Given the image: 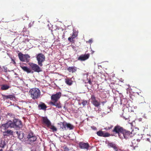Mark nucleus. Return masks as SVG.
Segmentation results:
<instances>
[{"label":"nucleus","instance_id":"22","mask_svg":"<svg viewBox=\"0 0 151 151\" xmlns=\"http://www.w3.org/2000/svg\"><path fill=\"white\" fill-rule=\"evenodd\" d=\"M77 37V35L75 33H73L71 37H68V39L69 42H72L73 41V39Z\"/></svg>","mask_w":151,"mask_h":151},{"label":"nucleus","instance_id":"34","mask_svg":"<svg viewBox=\"0 0 151 151\" xmlns=\"http://www.w3.org/2000/svg\"><path fill=\"white\" fill-rule=\"evenodd\" d=\"M87 104V101L86 100H83L82 102V104L83 106H85Z\"/></svg>","mask_w":151,"mask_h":151},{"label":"nucleus","instance_id":"12","mask_svg":"<svg viewBox=\"0 0 151 151\" xmlns=\"http://www.w3.org/2000/svg\"><path fill=\"white\" fill-rule=\"evenodd\" d=\"M13 134V132L11 130H8L4 132L3 135L4 137L6 138L7 136L12 135Z\"/></svg>","mask_w":151,"mask_h":151},{"label":"nucleus","instance_id":"8","mask_svg":"<svg viewBox=\"0 0 151 151\" xmlns=\"http://www.w3.org/2000/svg\"><path fill=\"white\" fill-rule=\"evenodd\" d=\"M91 104L95 107H98L100 106L101 105L100 101L97 100L94 95H91Z\"/></svg>","mask_w":151,"mask_h":151},{"label":"nucleus","instance_id":"25","mask_svg":"<svg viewBox=\"0 0 151 151\" xmlns=\"http://www.w3.org/2000/svg\"><path fill=\"white\" fill-rule=\"evenodd\" d=\"M65 83L69 86L71 85L73 83V81L71 79L67 78L65 79Z\"/></svg>","mask_w":151,"mask_h":151},{"label":"nucleus","instance_id":"42","mask_svg":"<svg viewBox=\"0 0 151 151\" xmlns=\"http://www.w3.org/2000/svg\"><path fill=\"white\" fill-rule=\"evenodd\" d=\"M2 118L3 117H2V116H0V120H1Z\"/></svg>","mask_w":151,"mask_h":151},{"label":"nucleus","instance_id":"29","mask_svg":"<svg viewBox=\"0 0 151 151\" xmlns=\"http://www.w3.org/2000/svg\"><path fill=\"white\" fill-rule=\"evenodd\" d=\"M6 142L5 141L1 140L0 142V147L3 148L6 145Z\"/></svg>","mask_w":151,"mask_h":151},{"label":"nucleus","instance_id":"36","mask_svg":"<svg viewBox=\"0 0 151 151\" xmlns=\"http://www.w3.org/2000/svg\"><path fill=\"white\" fill-rule=\"evenodd\" d=\"M92 129L94 130H97V128L94 126H92L91 127Z\"/></svg>","mask_w":151,"mask_h":151},{"label":"nucleus","instance_id":"2","mask_svg":"<svg viewBox=\"0 0 151 151\" xmlns=\"http://www.w3.org/2000/svg\"><path fill=\"white\" fill-rule=\"evenodd\" d=\"M29 92L30 93L31 97L33 99H37L40 95V90L36 88L31 89Z\"/></svg>","mask_w":151,"mask_h":151},{"label":"nucleus","instance_id":"16","mask_svg":"<svg viewBox=\"0 0 151 151\" xmlns=\"http://www.w3.org/2000/svg\"><path fill=\"white\" fill-rule=\"evenodd\" d=\"M2 96L3 99L4 100L6 99H10V100H12L15 98V96L13 95L10 94L8 95H6L4 94H2Z\"/></svg>","mask_w":151,"mask_h":151},{"label":"nucleus","instance_id":"28","mask_svg":"<svg viewBox=\"0 0 151 151\" xmlns=\"http://www.w3.org/2000/svg\"><path fill=\"white\" fill-rule=\"evenodd\" d=\"M30 56L29 55L27 54H25L24 56V58L25 60V61H26L27 62H29L30 60Z\"/></svg>","mask_w":151,"mask_h":151},{"label":"nucleus","instance_id":"5","mask_svg":"<svg viewBox=\"0 0 151 151\" xmlns=\"http://www.w3.org/2000/svg\"><path fill=\"white\" fill-rule=\"evenodd\" d=\"M36 58L38 65L42 66L43 65L42 63L45 61V56L42 53H39L37 55Z\"/></svg>","mask_w":151,"mask_h":151},{"label":"nucleus","instance_id":"11","mask_svg":"<svg viewBox=\"0 0 151 151\" xmlns=\"http://www.w3.org/2000/svg\"><path fill=\"white\" fill-rule=\"evenodd\" d=\"M89 56L90 54H89L82 55L78 58V60L81 61H84L88 59Z\"/></svg>","mask_w":151,"mask_h":151},{"label":"nucleus","instance_id":"24","mask_svg":"<svg viewBox=\"0 0 151 151\" xmlns=\"http://www.w3.org/2000/svg\"><path fill=\"white\" fill-rule=\"evenodd\" d=\"M108 145L110 147L113 148L115 150H118L115 144L113 143H109L108 144Z\"/></svg>","mask_w":151,"mask_h":151},{"label":"nucleus","instance_id":"40","mask_svg":"<svg viewBox=\"0 0 151 151\" xmlns=\"http://www.w3.org/2000/svg\"><path fill=\"white\" fill-rule=\"evenodd\" d=\"M123 117H124V119H125V120H126V119H128V117H125L124 116V114H123Z\"/></svg>","mask_w":151,"mask_h":151},{"label":"nucleus","instance_id":"30","mask_svg":"<svg viewBox=\"0 0 151 151\" xmlns=\"http://www.w3.org/2000/svg\"><path fill=\"white\" fill-rule=\"evenodd\" d=\"M37 137L35 136H34L28 139V140L31 142H33L36 140Z\"/></svg>","mask_w":151,"mask_h":151},{"label":"nucleus","instance_id":"1","mask_svg":"<svg viewBox=\"0 0 151 151\" xmlns=\"http://www.w3.org/2000/svg\"><path fill=\"white\" fill-rule=\"evenodd\" d=\"M29 65L31 69L26 66H21L20 67L24 71L28 73H33V71L35 72L38 73L42 71L39 66L37 64L32 63H29Z\"/></svg>","mask_w":151,"mask_h":151},{"label":"nucleus","instance_id":"6","mask_svg":"<svg viewBox=\"0 0 151 151\" xmlns=\"http://www.w3.org/2000/svg\"><path fill=\"white\" fill-rule=\"evenodd\" d=\"M13 127L12 122L11 120H9L5 123L2 124L1 126V128L6 131L9 128H13Z\"/></svg>","mask_w":151,"mask_h":151},{"label":"nucleus","instance_id":"17","mask_svg":"<svg viewBox=\"0 0 151 151\" xmlns=\"http://www.w3.org/2000/svg\"><path fill=\"white\" fill-rule=\"evenodd\" d=\"M38 107L39 109L43 110L45 111L47 108V106L45 103L41 102V103L38 105Z\"/></svg>","mask_w":151,"mask_h":151},{"label":"nucleus","instance_id":"35","mask_svg":"<svg viewBox=\"0 0 151 151\" xmlns=\"http://www.w3.org/2000/svg\"><path fill=\"white\" fill-rule=\"evenodd\" d=\"M7 116H10L11 117H13V116H14V114L12 113H8L7 114Z\"/></svg>","mask_w":151,"mask_h":151},{"label":"nucleus","instance_id":"9","mask_svg":"<svg viewBox=\"0 0 151 151\" xmlns=\"http://www.w3.org/2000/svg\"><path fill=\"white\" fill-rule=\"evenodd\" d=\"M61 93L60 92L57 93L55 94H52L51 96L52 101H57L61 96Z\"/></svg>","mask_w":151,"mask_h":151},{"label":"nucleus","instance_id":"32","mask_svg":"<svg viewBox=\"0 0 151 151\" xmlns=\"http://www.w3.org/2000/svg\"><path fill=\"white\" fill-rule=\"evenodd\" d=\"M49 128H50L52 130V131L53 132L56 131L57 130L56 128L53 125H51V126Z\"/></svg>","mask_w":151,"mask_h":151},{"label":"nucleus","instance_id":"10","mask_svg":"<svg viewBox=\"0 0 151 151\" xmlns=\"http://www.w3.org/2000/svg\"><path fill=\"white\" fill-rule=\"evenodd\" d=\"M79 146L81 149L87 150L89 147V145L88 142L85 143L83 142H80L79 143Z\"/></svg>","mask_w":151,"mask_h":151},{"label":"nucleus","instance_id":"37","mask_svg":"<svg viewBox=\"0 0 151 151\" xmlns=\"http://www.w3.org/2000/svg\"><path fill=\"white\" fill-rule=\"evenodd\" d=\"M113 127V126H111L109 127H108V128L106 127V129H111Z\"/></svg>","mask_w":151,"mask_h":151},{"label":"nucleus","instance_id":"23","mask_svg":"<svg viewBox=\"0 0 151 151\" xmlns=\"http://www.w3.org/2000/svg\"><path fill=\"white\" fill-rule=\"evenodd\" d=\"M10 86L6 84H3L1 86V89L2 90H6L9 89Z\"/></svg>","mask_w":151,"mask_h":151},{"label":"nucleus","instance_id":"44","mask_svg":"<svg viewBox=\"0 0 151 151\" xmlns=\"http://www.w3.org/2000/svg\"><path fill=\"white\" fill-rule=\"evenodd\" d=\"M0 151H2V149H1L0 150Z\"/></svg>","mask_w":151,"mask_h":151},{"label":"nucleus","instance_id":"7","mask_svg":"<svg viewBox=\"0 0 151 151\" xmlns=\"http://www.w3.org/2000/svg\"><path fill=\"white\" fill-rule=\"evenodd\" d=\"M13 128H22V125L21 121L17 119H14L12 122Z\"/></svg>","mask_w":151,"mask_h":151},{"label":"nucleus","instance_id":"14","mask_svg":"<svg viewBox=\"0 0 151 151\" xmlns=\"http://www.w3.org/2000/svg\"><path fill=\"white\" fill-rule=\"evenodd\" d=\"M97 134L99 136L104 137H108L110 136V134L108 133H104L103 132L101 131L97 132Z\"/></svg>","mask_w":151,"mask_h":151},{"label":"nucleus","instance_id":"15","mask_svg":"<svg viewBox=\"0 0 151 151\" xmlns=\"http://www.w3.org/2000/svg\"><path fill=\"white\" fill-rule=\"evenodd\" d=\"M67 123L66 122H60V129L63 131L67 130Z\"/></svg>","mask_w":151,"mask_h":151},{"label":"nucleus","instance_id":"13","mask_svg":"<svg viewBox=\"0 0 151 151\" xmlns=\"http://www.w3.org/2000/svg\"><path fill=\"white\" fill-rule=\"evenodd\" d=\"M42 121L43 123L45 124L48 127H50L51 126V123L47 117H42Z\"/></svg>","mask_w":151,"mask_h":151},{"label":"nucleus","instance_id":"21","mask_svg":"<svg viewBox=\"0 0 151 151\" xmlns=\"http://www.w3.org/2000/svg\"><path fill=\"white\" fill-rule=\"evenodd\" d=\"M18 56L20 61L22 62L25 61V60L24 58V55H23L21 52H19L18 54Z\"/></svg>","mask_w":151,"mask_h":151},{"label":"nucleus","instance_id":"4","mask_svg":"<svg viewBox=\"0 0 151 151\" xmlns=\"http://www.w3.org/2000/svg\"><path fill=\"white\" fill-rule=\"evenodd\" d=\"M124 129L122 127L119 125H117L114 127L112 130V132L115 134H118L119 137L120 138Z\"/></svg>","mask_w":151,"mask_h":151},{"label":"nucleus","instance_id":"43","mask_svg":"<svg viewBox=\"0 0 151 151\" xmlns=\"http://www.w3.org/2000/svg\"><path fill=\"white\" fill-rule=\"evenodd\" d=\"M105 103V102H104V101H103V102H101L102 104H104Z\"/></svg>","mask_w":151,"mask_h":151},{"label":"nucleus","instance_id":"20","mask_svg":"<svg viewBox=\"0 0 151 151\" xmlns=\"http://www.w3.org/2000/svg\"><path fill=\"white\" fill-rule=\"evenodd\" d=\"M16 133L17 134L18 137L20 140L22 141H24V139H23L24 134L22 132L21 133L20 132L19 133L18 131L16 132Z\"/></svg>","mask_w":151,"mask_h":151},{"label":"nucleus","instance_id":"19","mask_svg":"<svg viewBox=\"0 0 151 151\" xmlns=\"http://www.w3.org/2000/svg\"><path fill=\"white\" fill-rule=\"evenodd\" d=\"M67 70L69 72L73 73L76 71L77 68L74 66L69 67L67 68Z\"/></svg>","mask_w":151,"mask_h":151},{"label":"nucleus","instance_id":"27","mask_svg":"<svg viewBox=\"0 0 151 151\" xmlns=\"http://www.w3.org/2000/svg\"><path fill=\"white\" fill-rule=\"evenodd\" d=\"M74 127L70 123H67V129L72 130L74 129Z\"/></svg>","mask_w":151,"mask_h":151},{"label":"nucleus","instance_id":"26","mask_svg":"<svg viewBox=\"0 0 151 151\" xmlns=\"http://www.w3.org/2000/svg\"><path fill=\"white\" fill-rule=\"evenodd\" d=\"M138 143V141L136 139H133L132 141V144L130 145V146L133 147H136Z\"/></svg>","mask_w":151,"mask_h":151},{"label":"nucleus","instance_id":"31","mask_svg":"<svg viewBox=\"0 0 151 151\" xmlns=\"http://www.w3.org/2000/svg\"><path fill=\"white\" fill-rule=\"evenodd\" d=\"M34 134L32 132H29V134L27 136V137L28 138V139L34 136Z\"/></svg>","mask_w":151,"mask_h":151},{"label":"nucleus","instance_id":"18","mask_svg":"<svg viewBox=\"0 0 151 151\" xmlns=\"http://www.w3.org/2000/svg\"><path fill=\"white\" fill-rule=\"evenodd\" d=\"M50 104L53 106H56L57 108H60L61 107L60 103V102L57 101H51Z\"/></svg>","mask_w":151,"mask_h":151},{"label":"nucleus","instance_id":"33","mask_svg":"<svg viewBox=\"0 0 151 151\" xmlns=\"http://www.w3.org/2000/svg\"><path fill=\"white\" fill-rule=\"evenodd\" d=\"M63 148L64 151H69V149L68 147L66 146H63Z\"/></svg>","mask_w":151,"mask_h":151},{"label":"nucleus","instance_id":"3","mask_svg":"<svg viewBox=\"0 0 151 151\" xmlns=\"http://www.w3.org/2000/svg\"><path fill=\"white\" fill-rule=\"evenodd\" d=\"M133 135L134 134L132 132L124 129L120 138L121 139H128L132 137Z\"/></svg>","mask_w":151,"mask_h":151},{"label":"nucleus","instance_id":"39","mask_svg":"<svg viewBox=\"0 0 151 151\" xmlns=\"http://www.w3.org/2000/svg\"><path fill=\"white\" fill-rule=\"evenodd\" d=\"M92 42V40L90 39V40H88L89 42L91 43Z\"/></svg>","mask_w":151,"mask_h":151},{"label":"nucleus","instance_id":"38","mask_svg":"<svg viewBox=\"0 0 151 151\" xmlns=\"http://www.w3.org/2000/svg\"><path fill=\"white\" fill-rule=\"evenodd\" d=\"M88 83H89L90 84H92V83L91 81V80L90 79H89L88 82Z\"/></svg>","mask_w":151,"mask_h":151},{"label":"nucleus","instance_id":"41","mask_svg":"<svg viewBox=\"0 0 151 151\" xmlns=\"http://www.w3.org/2000/svg\"><path fill=\"white\" fill-rule=\"evenodd\" d=\"M94 52L93 51L91 50V53L92 54H93Z\"/></svg>","mask_w":151,"mask_h":151}]
</instances>
